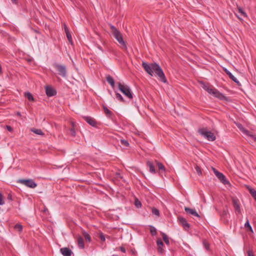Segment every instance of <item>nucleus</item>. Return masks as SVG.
Returning <instances> with one entry per match:
<instances>
[{"mask_svg":"<svg viewBox=\"0 0 256 256\" xmlns=\"http://www.w3.org/2000/svg\"><path fill=\"white\" fill-rule=\"evenodd\" d=\"M238 12L240 13L244 17L247 16L246 13L242 10V8H238Z\"/></svg>","mask_w":256,"mask_h":256,"instance_id":"33","label":"nucleus"},{"mask_svg":"<svg viewBox=\"0 0 256 256\" xmlns=\"http://www.w3.org/2000/svg\"><path fill=\"white\" fill-rule=\"evenodd\" d=\"M60 252L64 256V248H61L60 250Z\"/></svg>","mask_w":256,"mask_h":256,"instance_id":"46","label":"nucleus"},{"mask_svg":"<svg viewBox=\"0 0 256 256\" xmlns=\"http://www.w3.org/2000/svg\"><path fill=\"white\" fill-rule=\"evenodd\" d=\"M180 224L183 226L185 230H188L190 228V224L187 222L186 220L182 217H179L178 218Z\"/></svg>","mask_w":256,"mask_h":256,"instance_id":"11","label":"nucleus"},{"mask_svg":"<svg viewBox=\"0 0 256 256\" xmlns=\"http://www.w3.org/2000/svg\"><path fill=\"white\" fill-rule=\"evenodd\" d=\"M150 231L151 234L152 236H154L156 234V228L154 226H151Z\"/></svg>","mask_w":256,"mask_h":256,"instance_id":"34","label":"nucleus"},{"mask_svg":"<svg viewBox=\"0 0 256 256\" xmlns=\"http://www.w3.org/2000/svg\"><path fill=\"white\" fill-rule=\"evenodd\" d=\"M6 130L10 132H12V130H13L12 128L10 126H6Z\"/></svg>","mask_w":256,"mask_h":256,"instance_id":"42","label":"nucleus"},{"mask_svg":"<svg viewBox=\"0 0 256 256\" xmlns=\"http://www.w3.org/2000/svg\"><path fill=\"white\" fill-rule=\"evenodd\" d=\"M142 66L150 76H152L154 72L162 82L164 83L166 82V78L162 69L156 63L154 62L148 64L147 62H142Z\"/></svg>","mask_w":256,"mask_h":256,"instance_id":"1","label":"nucleus"},{"mask_svg":"<svg viewBox=\"0 0 256 256\" xmlns=\"http://www.w3.org/2000/svg\"><path fill=\"white\" fill-rule=\"evenodd\" d=\"M110 28L111 29V32L114 38L118 40V42L120 44L123 48L126 49V44L123 40L122 35L120 32L114 26L110 24Z\"/></svg>","mask_w":256,"mask_h":256,"instance_id":"2","label":"nucleus"},{"mask_svg":"<svg viewBox=\"0 0 256 256\" xmlns=\"http://www.w3.org/2000/svg\"><path fill=\"white\" fill-rule=\"evenodd\" d=\"M84 120L90 126H95L96 125V122L95 120L90 116H84Z\"/></svg>","mask_w":256,"mask_h":256,"instance_id":"14","label":"nucleus"},{"mask_svg":"<svg viewBox=\"0 0 256 256\" xmlns=\"http://www.w3.org/2000/svg\"><path fill=\"white\" fill-rule=\"evenodd\" d=\"M118 90L128 98L132 99V94L131 91V90L129 86L128 85L124 84H122L120 82H118Z\"/></svg>","mask_w":256,"mask_h":256,"instance_id":"3","label":"nucleus"},{"mask_svg":"<svg viewBox=\"0 0 256 256\" xmlns=\"http://www.w3.org/2000/svg\"><path fill=\"white\" fill-rule=\"evenodd\" d=\"M199 134L204 138L210 141H214L216 140V136L212 132L208 131L206 128H200L198 130Z\"/></svg>","mask_w":256,"mask_h":256,"instance_id":"4","label":"nucleus"},{"mask_svg":"<svg viewBox=\"0 0 256 256\" xmlns=\"http://www.w3.org/2000/svg\"><path fill=\"white\" fill-rule=\"evenodd\" d=\"M24 96L30 100L34 101V98L32 94L29 92H26L24 93Z\"/></svg>","mask_w":256,"mask_h":256,"instance_id":"24","label":"nucleus"},{"mask_svg":"<svg viewBox=\"0 0 256 256\" xmlns=\"http://www.w3.org/2000/svg\"><path fill=\"white\" fill-rule=\"evenodd\" d=\"M116 98L120 100V102L124 101V98L120 94L118 93H116Z\"/></svg>","mask_w":256,"mask_h":256,"instance_id":"35","label":"nucleus"},{"mask_svg":"<svg viewBox=\"0 0 256 256\" xmlns=\"http://www.w3.org/2000/svg\"><path fill=\"white\" fill-rule=\"evenodd\" d=\"M162 238L164 242L168 245L169 244V240H168V236H167V235L164 234V233H162Z\"/></svg>","mask_w":256,"mask_h":256,"instance_id":"30","label":"nucleus"},{"mask_svg":"<svg viewBox=\"0 0 256 256\" xmlns=\"http://www.w3.org/2000/svg\"><path fill=\"white\" fill-rule=\"evenodd\" d=\"M254 199L256 200V196L254 197Z\"/></svg>","mask_w":256,"mask_h":256,"instance_id":"51","label":"nucleus"},{"mask_svg":"<svg viewBox=\"0 0 256 256\" xmlns=\"http://www.w3.org/2000/svg\"><path fill=\"white\" fill-rule=\"evenodd\" d=\"M206 91H207L208 94H212L216 98H221V97L222 96V94H221L220 92H219V91L214 88L209 87L208 88H207Z\"/></svg>","mask_w":256,"mask_h":256,"instance_id":"8","label":"nucleus"},{"mask_svg":"<svg viewBox=\"0 0 256 256\" xmlns=\"http://www.w3.org/2000/svg\"><path fill=\"white\" fill-rule=\"evenodd\" d=\"M82 235H83L84 237V238L85 240H86V241H87L88 242H90L91 238L88 232L84 231L82 232Z\"/></svg>","mask_w":256,"mask_h":256,"instance_id":"23","label":"nucleus"},{"mask_svg":"<svg viewBox=\"0 0 256 256\" xmlns=\"http://www.w3.org/2000/svg\"><path fill=\"white\" fill-rule=\"evenodd\" d=\"M72 254V252L70 249L65 248V256H70Z\"/></svg>","mask_w":256,"mask_h":256,"instance_id":"31","label":"nucleus"},{"mask_svg":"<svg viewBox=\"0 0 256 256\" xmlns=\"http://www.w3.org/2000/svg\"><path fill=\"white\" fill-rule=\"evenodd\" d=\"M120 144L125 146H128L129 145L128 142L126 140H121Z\"/></svg>","mask_w":256,"mask_h":256,"instance_id":"32","label":"nucleus"},{"mask_svg":"<svg viewBox=\"0 0 256 256\" xmlns=\"http://www.w3.org/2000/svg\"><path fill=\"white\" fill-rule=\"evenodd\" d=\"M16 115H17V116H21L20 112H16Z\"/></svg>","mask_w":256,"mask_h":256,"instance_id":"48","label":"nucleus"},{"mask_svg":"<svg viewBox=\"0 0 256 256\" xmlns=\"http://www.w3.org/2000/svg\"><path fill=\"white\" fill-rule=\"evenodd\" d=\"M100 238L102 242H104L106 240L105 236L102 233L100 234Z\"/></svg>","mask_w":256,"mask_h":256,"instance_id":"38","label":"nucleus"},{"mask_svg":"<svg viewBox=\"0 0 256 256\" xmlns=\"http://www.w3.org/2000/svg\"><path fill=\"white\" fill-rule=\"evenodd\" d=\"M158 252L162 254L164 252V250L162 248V246H158Z\"/></svg>","mask_w":256,"mask_h":256,"instance_id":"43","label":"nucleus"},{"mask_svg":"<svg viewBox=\"0 0 256 256\" xmlns=\"http://www.w3.org/2000/svg\"><path fill=\"white\" fill-rule=\"evenodd\" d=\"M232 204L236 214L240 213V208L238 204V200L237 198H233L232 200Z\"/></svg>","mask_w":256,"mask_h":256,"instance_id":"9","label":"nucleus"},{"mask_svg":"<svg viewBox=\"0 0 256 256\" xmlns=\"http://www.w3.org/2000/svg\"><path fill=\"white\" fill-rule=\"evenodd\" d=\"M213 172L216 176L218 178L221 182L224 184H229L230 182L226 176L220 172L218 171L214 168H212Z\"/></svg>","mask_w":256,"mask_h":256,"instance_id":"5","label":"nucleus"},{"mask_svg":"<svg viewBox=\"0 0 256 256\" xmlns=\"http://www.w3.org/2000/svg\"><path fill=\"white\" fill-rule=\"evenodd\" d=\"M248 190L252 196L254 198L256 196V190L250 186L248 187Z\"/></svg>","mask_w":256,"mask_h":256,"instance_id":"28","label":"nucleus"},{"mask_svg":"<svg viewBox=\"0 0 256 256\" xmlns=\"http://www.w3.org/2000/svg\"><path fill=\"white\" fill-rule=\"evenodd\" d=\"M244 226L246 228H248V230L251 231L252 232H253L252 228L250 224L249 221L248 220H247L246 222L244 224Z\"/></svg>","mask_w":256,"mask_h":256,"instance_id":"29","label":"nucleus"},{"mask_svg":"<svg viewBox=\"0 0 256 256\" xmlns=\"http://www.w3.org/2000/svg\"><path fill=\"white\" fill-rule=\"evenodd\" d=\"M210 86H207L206 84H204L202 86V88L205 90H207V88H208Z\"/></svg>","mask_w":256,"mask_h":256,"instance_id":"45","label":"nucleus"},{"mask_svg":"<svg viewBox=\"0 0 256 256\" xmlns=\"http://www.w3.org/2000/svg\"><path fill=\"white\" fill-rule=\"evenodd\" d=\"M203 244H204L205 248L206 250H208V248H209V246H208V244L207 243V242L206 241H204L203 242Z\"/></svg>","mask_w":256,"mask_h":256,"instance_id":"41","label":"nucleus"},{"mask_svg":"<svg viewBox=\"0 0 256 256\" xmlns=\"http://www.w3.org/2000/svg\"><path fill=\"white\" fill-rule=\"evenodd\" d=\"M148 166L149 168V171L152 174L156 173V170L152 162L150 161H148L146 163Z\"/></svg>","mask_w":256,"mask_h":256,"instance_id":"17","label":"nucleus"},{"mask_svg":"<svg viewBox=\"0 0 256 256\" xmlns=\"http://www.w3.org/2000/svg\"><path fill=\"white\" fill-rule=\"evenodd\" d=\"M184 210L187 214H190L194 216L200 218L199 214L194 209L190 208L187 207L184 208Z\"/></svg>","mask_w":256,"mask_h":256,"instance_id":"13","label":"nucleus"},{"mask_svg":"<svg viewBox=\"0 0 256 256\" xmlns=\"http://www.w3.org/2000/svg\"><path fill=\"white\" fill-rule=\"evenodd\" d=\"M18 182L30 188H34L37 186V184L32 180L20 179Z\"/></svg>","mask_w":256,"mask_h":256,"instance_id":"6","label":"nucleus"},{"mask_svg":"<svg viewBox=\"0 0 256 256\" xmlns=\"http://www.w3.org/2000/svg\"><path fill=\"white\" fill-rule=\"evenodd\" d=\"M30 131L34 132V134L40 135V136H44V133L42 132V130L40 129H36L35 128H32L30 129Z\"/></svg>","mask_w":256,"mask_h":256,"instance_id":"19","label":"nucleus"},{"mask_svg":"<svg viewBox=\"0 0 256 256\" xmlns=\"http://www.w3.org/2000/svg\"><path fill=\"white\" fill-rule=\"evenodd\" d=\"M121 250H122V252H125V250H124V248H121Z\"/></svg>","mask_w":256,"mask_h":256,"instance_id":"49","label":"nucleus"},{"mask_svg":"<svg viewBox=\"0 0 256 256\" xmlns=\"http://www.w3.org/2000/svg\"><path fill=\"white\" fill-rule=\"evenodd\" d=\"M55 67L58 72L59 74L62 75V76H64V66H62L56 64Z\"/></svg>","mask_w":256,"mask_h":256,"instance_id":"18","label":"nucleus"},{"mask_svg":"<svg viewBox=\"0 0 256 256\" xmlns=\"http://www.w3.org/2000/svg\"><path fill=\"white\" fill-rule=\"evenodd\" d=\"M76 124L74 122H72V128L70 130V135L72 136H75L76 134V132L74 129Z\"/></svg>","mask_w":256,"mask_h":256,"instance_id":"21","label":"nucleus"},{"mask_svg":"<svg viewBox=\"0 0 256 256\" xmlns=\"http://www.w3.org/2000/svg\"><path fill=\"white\" fill-rule=\"evenodd\" d=\"M104 110L105 113V114L107 116L110 117L112 115V112L110 110L106 107L104 106Z\"/></svg>","mask_w":256,"mask_h":256,"instance_id":"26","label":"nucleus"},{"mask_svg":"<svg viewBox=\"0 0 256 256\" xmlns=\"http://www.w3.org/2000/svg\"><path fill=\"white\" fill-rule=\"evenodd\" d=\"M106 81L108 82V84H110L112 87L114 86V81L113 78L111 76H108L106 78Z\"/></svg>","mask_w":256,"mask_h":256,"instance_id":"20","label":"nucleus"},{"mask_svg":"<svg viewBox=\"0 0 256 256\" xmlns=\"http://www.w3.org/2000/svg\"><path fill=\"white\" fill-rule=\"evenodd\" d=\"M152 214H154V215H155L157 216H160V212H159V210L155 208H152Z\"/></svg>","mask_w":256,"mask_h":256,"instance_id":"27","label":"nucleus"},{"mask_svg":"<svg viewBox=\"0 0 256 256\" xmlns=\"http://www.w3.org/2000/svg\"><path fill=\"white\" fill-rule=\"evenodd\" d=\"M4 204V196L0 192V205H3Z\"/></svg>","mask_w":256,"mask_h":256,"instance_id":"37","label":"nucleus"},{"mask_svg":"<svg viewBox=\"0 0 256 256\" xmlns=\"http://www.w3.org/2000/svg\"><path fill=\"white\" fill-rule=\"evenodd\" d=\"M134 204H135V206L136 208H140L142 206V204H141V202L140 201H139L138 200H135V202H134Z\"/></svg>","mask_w":256,"mask_h":256,"instance_id":"36","label":"nucleus"},{"mask_svg":"<svg viewBox=\"0 0 256 256\" xmlns=\"http://www.w3.org/2000/svg\"><path fill=\"white\" fill-rule=\"evenodd\" d=\"M8 199H9V200H12V196H11L10 194H9L8 195Z\"/></svg>","mask_w":256,"mask_h":256,"instance_id":"47","label":"nucleus"},{"mask_svg":"<svg viewBox=\"0 0 256 256\" xmlns=\"http://www.w3.org/2000/svg\"><path fill=\"white\" fill-rule=\"evenodd\" d=\"M224 71L229 76L231 80H232L238 86H240V82L228 69L224 68Z\"/></svg>","mask_w":256,"mask_h":256,"instance_id":"12","label":"nucleus"},{"mask_svg":"<svg viewBox=\"0 0 256 256\" xmlns=\"http://www.w3.org/2000/svg\"><path fill=\"white\" fill-rule=\"evenodd\" d=\"M156 162L158 168L159 170H161L164 172L165 171V168L162 164L159 162L158 161H156Z\"/></svg>","mask_w":256,"mask_h":256,"instance_id":"25","label":"nucleus"},{"mask_svg":"<svg viewBox=\"0 0 256 256\" xmlns=\"http://www.w3.org/2000/svg\"><path fill=\"white\" fill-rule=\"evenodd\" d=\"M12 1L13 2H16V0H12Z\"/></svg>","mask_w":256,"mask_h":256,"instance_id":"50","label":"nucleus"},{"mask_svg":"<svg viewBox=\"0 0 256 256\" xmlns=\"http://www.w3.org/2000/svg\"><path fill=\"white\" fill-rule=\"evenodd\" d=\"M78 245L79 248L83 249L84 248V244L83 238L81 236H78L77 239Z\"/></svg>","mask_w":256,"mask_h":256,"instance_id":"16","label":"nucleus"},{"mask_svg":"<svg viewBox=\"0 0 256 256\" xmlns=\"http://www.w3.org/2000/svg\"><path fill=\"white\" fill-rule=\"evenodd\" d=\"M238 126L244 134L256 142V136L253 134L251 132L242 128V126L240 124L238 125Z\"/></svg>","mask_w":256,"mask_h":256,"instance_id":"7","label":"nucleus"},{"mask_svg":"<svg viewBox=\"0 0 256 256\" xmlns=\"http://www.w3.org/2000/svg\"><path fill=\"white\" fill-rule=\"evenodd\" d=\"M22 226L20 224H16L14 226V229L19 232H22Z\"/></svg>","mask_w":256,"mask_h":256,"instance_id":"22","label":"nucleus"},{"mask_svg":"<svg viewBox=\"0 0 256 256\" xmlns=\"http://www.w3.org/2000/svg\"><path fill=\"white\" fill-rule=\"evenodd\" d=\"M156 244L158 246H164L163 242L161 240H158L156 241Z\"/></svg>","mask_w":256,"mask_h":256,"instance_id":"39","label":"nucleus"},{"mask_svg":"<svg viewBox=\"0 0 256 256\" xmlns=\"http://www.w3.org/2000/svg\"><path fill=\"white\" fill-rule=\"evenodd\" d=\"M196 170L198 174L200 175L202 174L200 168L199 166H196Z\"/></svg>","mask_w":256,"mask_h":256,"instance_id":"40","label":"nucleus"},{"mask_svg":"<svg viewBox=\"0 0 256 256\" xmlns=\"http://www.w3.org/2000/svg\"><path fill=\"white\" fill-rule=\"evenodd\" d=\"M65 34H66V38L70 42V44L72 45L73 44V42L72 40V35L70 31L68 30L67 27L65 26Z\"/></svg>","mask_w":256,"mask_h":256,"instance_id":"15","label":"nucleus"},{"mask_svg":"<svg viewBox=\"0 0 256 256\" xmlns=\"http://www.w3.org/2000/svg\"><path fill=\"white\" fill-rule=\"evenodd\" d=\"M248 256H254V255L253 254L252 251L250 250H249L248 252Z\"/></svg>","mask_w":256,"mask_h":256,"instance_id":"44","label":"nucleus"},{"mask_svg":"<svg viewBox=\"0 0 256 256\" xmlns=\"http://www.w3.org/2000/svg\"><path fill=\"white\" fill-rule=\"evenodd\" d=\"M45 88L46 94L49 97L54 96L56 94V91L49 86H46Z\"/></svg>","mask_w":256,"mask_h":256,"instance_id":"10","label":"nucleus"}]
</instances>
